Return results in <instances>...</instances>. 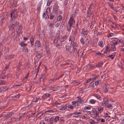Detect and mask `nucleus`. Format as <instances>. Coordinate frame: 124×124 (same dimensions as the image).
<instances>
[{
    "mask_svg": "<svg viewBox=\"0 0 124 124\" xmlns=\"http://www.w3.org/2000/svg\"><path fill=\"white\" fill-rule=\"evenodd\" d=\"M19 23L18 22L15 20L10 24L8 26V28L9 30H10L11 29L13 30L14 29L15 27H17L19 25Z\"/></svg>",
    "mask_w": 124,
    "mask_h": 124,
    "instance_id": "f257e3e1",
    "label": "nucleus"
},
{
    "mask_svg": "<svg viewBox=\"0 0 124 124\" xmlns=\"http://www.w3.org/2000/svg\"><path fill=\"white\" fill-rule=\"evenodd\" d=\"M79 51V49L78 47H75L74 48L73 55L76 58L78 57L79 55L78 52Z\"/></svg>",
    "mask_w": 124,
    "mask_h": 124,
    "instance_id": "f03ea898",
    "label": "nucleus"
},
{
    "mask_svg": "<svg viewBox=\"0 0 124 124\" xmlns=\"http://www.w3.org/2000/svg\"><path fill=\"white\" fill-rule=\"evenodd\" d=\"M58 6L57 4H55L53 6V8L52 12L57 14L58 12Z\"/></svg>",
    "mask_w": 124,
    "mask_h": 124,
    "instance_id": "7ed1b4c3",
    "label": "nucleus"
},
{
    "mask_svg": "<svg viewBox=\"0 0 124 124\" xmlns=\"http://www.w3.org/2000/svg\"><path fill=\"white\" fill-rule=\"evenodd\" d=\"M64 41L62 39H61L59 40L58 44L56 45V46L59 48H62L63 42Z\"/></svg>",
    "mask_w": 124,
    "mask_h": 124,
    "instance_id": "20e7f679",
    "label": "nucleus"
},
{
    "mask_svg": "<svg viewBox=\"0 0 124 124\" xmlns=\"http://www.w3.org/2000/svg\"><path fill=\"white\" fill-rule=\"evenodd\" d=\"M73 15H72L73 16ZM73 16H71V15L70 16V18L69 21L68 22V24L70 25L71 26H73L75 24V20H74L72 18Z\"/></svg>",
    "mask_w": 124,
    "mask_h": 124,
    "instance_id": "39448f33",
    "label": "nucleus"
},
{
    "mask_svg": "<svg viewBox=\"0 0 124 124\" xmlns=\"http://www.w3.org/2000/svg\"><path fill=\"white\" fill-rule=\"evenodd\" d=\"M103 104L105 105V106L106 107L108 108L109 109H112V104H109L108 103V100L105 102L103 103Z\"/></svg>",
    "mask_w": 124,
    "mask_h": 124,
    "instance_id": "423d86ee",
    "label": "nucleus"
},
{
    "mask_svg": "<svg viewBox=\"0 0 124 124\" xmlns=\"http://www.w3.org/2000/svg\"><path fill=\"white\" fill-rule=\"evenodd\" d=\"M93 110H92V111L94 113V117L95 118H98L99 117V112L97 111L95 109H93Z\"/></svg>",
    "mask_w": 124,
    "mask_h": 124,
    "instance_id": "0eeeda50",
    "label": "nucleus"
},
{
    "mask_svg": "<svg viewBox=\"0 0 124 124\" xmlns=\"http://www.w3.org/2000/svg\"><path fill=\"white\" fill-rule=\"evenodd\" d=\"M13 113V112H11L9 114H5L3 115V117H4V120H6L8 119L10 116H11Z\"/></svg>",
    "mask_w": 124,
    "mask_h": 124,
    "instance_id": "6e6552de",
    "label": "nucleus"
},
{
    "mask_svg": "<svg viewBox=\"0 0 124 124\" xmlns=\"http://www.w3.org/2000/svg\"><path fill=\"white\" fill-rule=\"evenodd\" d=\"M15 11L16 10L15 9L13 10L10 14L13 15V17L11 18V19H12V20H14L17 16L16 15L15 13Z\"/></svg>",
    "mask_w": 124,
    "mask_h": 124,
    "instance_id": "1a4fd4ad",
    "label": "nucleus"
},
{
    "mask_svg": "<svg viewBox=\"0 0 124 124\" xmlns=\"http://www.w3.org/2000/svg\"><path fill=\"white\" fill-rule=\"evenodd\" d=\"M57 15L56 14L54 13L51 12L50 14L49 18L51 19H52L54 18H56L57 17Z\"/></svg>",
    "mask_w": 124,
    "mask_h": 124,
    "instance_id": "9d476101",
    "label": "nucleus"
},
{
    "mask_svg": "<svg viewBox=\"0 0 124 124\" xmlns=\"http://www.w3.org/2000/svg\"><path fill=\"white\" fill-rule=\"evenodd\" d=\"M35 47H41V45L40 42L39 40H37L35 44Z\"/></svg>",
    "mask_w": 124,
    "mask_h": 124,
    "instance_id": "9b49d317",
    "label": "nucleus"
},
{
    "mask_svg": "<svg viewBox=\"0 0 124 124\" xmlns=\"http://www.w3.org/2000/svg\"><path fill=\"white\" fill-rule=\"evenodd\" d=\"M118 118L119 119L121 120L124 119V115L122 114H119L117 115Z\"/></svg>",
    "mask_w": 124,
    "mask_h": 124,
    "instance_id": "f8f14e48",
    "label": "nucleus"
},
{
    "mask_svg": "<svg viewBox=\"0 0 124 124\" xmlns=\"http://www.w3.org/2000/svg\"><path fill=\"white\" fill-rule=\"evenodd\" d=\"M36 53V57L39 58H40L41 57V55L42 54L41 53L37 51Z\"/></svg>",
    "mask_w": 124,
    "mask_h": 124,
    "instance_id": "ddd939ff",
    "label": "nucleus"
},
{
    "mask_svg": "<svg viewBox=\"0 0 124 124\" xmlns=\"http://www.w3.org/2000/svg\"><path fill=\"white\" fill-rule=\"evenodd\" d=\"M34 37H33V36L30 39V42L31 43V46H32L34 45Z\"/></svg>",
    "mask_w": 124,
    "mask_h": 124,
    "instance_id": "4468645a",
    "label": "nucleus"
},
{
    "mask_svg": "<svg viewBox=\"0 0 124 124\" xmlns=\"http://www.w3.org/2000/svg\"><path fill=\"white\" fill-rule=\"evenodd\" d=\"M43 112L41 111L40 113H38L36 116L37 118H39L43 114Z\"/></svg>",
    "mask_w": 124,
    "mask_h": 124,
    "instance_id": "2eb2a0df",
    "label": "nucleus"
},
{
    "mask_svg": "<svg viewBox=\"0 0 124 124\" xmlns=\"http://www.w3.org/2000/svg\"><path fill=\"white\" fill-rule=\"evenodd\" d=\"M103 64V62H100L98 63L96 66L97 67H99L101 66Z\"/></svg>",
    "mask_w": 124,
    "mask_h": 124,
    "instance_id": "dca6fc26",
    "label": "nucleus"
},
{
    "mask_svg": "<svg viewBox=\"0 0 124 124\" xmlns=\"http://www.w3.org/2000/svg\"><path fill=\"white\" fill-rule=\"evenodd\" d=\"M108 87H107L106 85H105L104 86V93H106L108 91Z\"/></svg>",
    "mask_w": 124,
    "mask_h": 124,
    "instance_id": "f3484780",
    "label": "nucleus"
},
{
    "mask_svg": "<svg viewBox=\"0 0 124 124\" xmlns=\"http://www.w3.org/2000/svg\"><path fill=\"white\" fill-rule=\"evenodd\" d=\"M1 87L2 89V91H3V92L6 91L8 89V88L7 86H4Z\"/></svg>",
    "mask_w": 124,
    "mask_h": 124,
    "instance_id": "a211bd4d",
    "label": "nucleus"
},
{
    "mask_svg": "<svg viewBox=\"0 0 124 124\" xmlns=\"http://www.w3.org/2000/svg\"><path fill=\"white\" fill-rule=\"evenodd\" d=\"M18 31H17V32H21V30H22L23 28L21 24L20 25H18Z\"/></svg>",
    "mask_w": 124,
    "mask_h": 124,
    "instance_id": "6ab92c4d",
    "label": "nucleus"
},
{
    "mask_svg": "<svg viewBox=\"0 0 124 124\" xmlns=\"http://www.w3.org/2000/svg\"><path fill=\"white\" fill-rule=\"evenodd\" d=\"M81 34L83 33L84 34V36H86L88 34V31H83V32H82Z\"/></svg>",
    "mask_w": 124,
    "mask_h": 124,
    "instance_id": "aec40b11",
    "label": "nucleus"
},
{
    "mask_svg": "<svg viewBox=\"0 0 124 124\" xmlns=\"http://www.w3.org/2000/svg\"><path fill=\"white\" fill-rule=\"evenodd\" d=\"M90 8L89 7L88 8V10L86 13L87 17H89L91 15L89 13L90 11Z\"/></svg>",
    "mask_w": 124,
    "mask_h": 124,
    "instance_id": "412c9836",
    "label": "nucleus"
},
{
    "mask_svg": "<svg viewBox=\"0 0 124 124\" xmlns=\"http://www.w3.org/2000/svg\"><path fill=\"white\" fill-rule=\"evenodd\" d=\"M71 83H73L74 85H78L79 83V82H76L75 80H73L72 81Z\"/></svg>",
    "mask_w": 124,
    "mask_h": 124,
    "instance_id": "4be33fe9",
    "label": "nucleus"
},
{
    "mask_svg": "<svg viewBox=\"0 0 124 124\" xmlns=\"http://www.w3.org/2000/svg\"><path fill=\"white\" fill-rule=\"evenodd\" d=\"M67 109V107L66 106H63L61 108L59 109L60 110H64Z\"/></svg>",
    "mask_w": 124,
    "mask_h": 124,
    "instance_id": "5701e85b",
    "label": "nucleus"
},
{
    "mask_svg": "<svg viewBox=\"0 0 124 124\" xmlns=\"http://www.w3.org/2000/svg\"><path fill=\"white\" fill-rule=\"evenodd\" d=\"M50 96V94L49 93H46L43 95L42 97L43 98V99H44L46 98L47 97H49Z\"/></svg>",
    "mask_w": 124,
    "mask_h": 124,
    "instance_id": "b1692460",
    "label": "nucleus"
},
{
    "mask_svg": "<svg viewBox=\"0 0 124 124\" xmlns=\"http://www.w3.org/2000/svg\"><path fill=\"white\" fill-rule=\"evenodd\" d=\"M103 107L101 106H100L98 108V110L99 112L100 113L103 110Z\"/></svg>",
    "mask_w": 124,
    "mask_h": 124,
    "instance_id": "393cba45",
    "label": "nucleus"
},
{
    "mask_svg": "<svg viewBox=\"0 0 124 124\" xmlns=\"http://www.w3.org/2000/svg\"><path fill=\"white\" fill-rule=\"evenodd\" d=\"M73 47V48H74L75 47H78V45L77 44V43L76 42H75L74 43V44H72L71 45Z\"/></svg>",
    "mask_w": 124,
    "mask_h": 124,
    "instance_id": "a878e982",
    "label": "nucleus"
},
{
    "mask_svg": "<svg viewBox=\"0 0 124 124\" xmlns=\"http://www.w3.org/2000/svg\"><path fill=\"white\" fill-rule=\"evenodd\" d=\"M20 45H21V47L23 46H27V44H26L25 43L23 42H21Z\"/></svg>",
    "mask_w": 124,
    "mask_h": 124,
    "instance_id": "bb28decb",
    "label": "nucleus"
},
{
    "mask_svg": "<svg viewBox=\"0 0 124 124\" xmlns=\"http://www.w3.org/2000/svg\"><path fill=\"white\" fill-rule=\"evenodd\" d=\"M43 17H44L46 19H47L49 18V17L48 15V14L46 15V14L45 13H44L43 14Z\"/></svg>",
    "mask_w": 124,
    "mask_h": 124,
    "instance_id": "cd10ccee",
    "label": "nucleus"
},
{
    "mask_svg": "<svg viewBox=\"0 0 124 124\" xmlns=\"http://www.w3.org/2000/svg\"><path fill=\"white\" fill-rule=\"evenodd\" d=\"M39 7H38V8H37V12H39H39L40 11V9H41V6L42 3H39Z\"/></svg>",
    "mask_w": 124,
    "mask_h": 124,
    "instance_id": "c85d7f7f",
    "label": "nucleus"
},
{
    "mask_svg": "<svg viewBox=\"0 0 124 124\" xmlns=\"http://www.w3.org/2000/svg\"><path fill=\"white\" fill-rule=\"evenodd\" d=\"M6 83V82L3 80H0V85H5Z\"/></svg>",
    "mask_w": 124,
    "mask_h": 124,
    "instance_id": "c756f323",
    "label": "nucleus"
},
{
    "mask_svg": "<svg viewBox=\"0 0 124 124\" xmlns=\"http://www.w3.org/2000/svg\"><path fill=\"white\" fill-rule=\"evenodd\" d=\"M75 39L73 35H70L69 37V41H71L72 39Z\"/></svg>",
    "mask_w": 124,
    "mask_h": 124,
    "instance_id": "7c9ffc66",
    "label": "nucleus"
},
{
    "mask_svg": "<svg viewBox=\"0 0 124 124\" xmlns=\"http://www.w3.org/2000/svg\"><path fill=\"white\" fill-rule=\"evenodd\" d=\"M60 34L59 32H57L56 35V37L58 39H59L60 38L59 37L60 36Z\"/></svg>",
    "mask_w": 124,
    "mask_h": 124,
    "instance_id": "2f4dec72",
    "label": "nucleus"
},
{
    "mask_svg": "<svg viewBox=\"0 0 124 124\" xmlns=\"http://www.w3.org/2000/svg\"><path fill=\"white\" fill-rule=\"evenodd\" d=\"M111 46L112 49L111 50L112 51H114L116 50V48L115 47V46L114 45V44H111Z\"/></svg>",
    "mask_w": 124,
    "mask_h": 124,
    "instance_id": "473e14b6",
    "label": "nucleus"
},
{
    "mask_svg": "<svg viewBox=\"0 0 124 124\" xmlns=\"http://www.w3.org/2000/svg\"><path fill=\"white\" fill-rule=\"evenodd\" d=\"M62 19V16H59L57 18V21H59L61 20Z\"/></svg>",
    "mask_w": 124,
    "mask_h": 124,
    "instance_id": "72a5a7b5",
    "label": "nucleus"
},
{
    "mask_svg": "<svg viewBox=\"0 0 124 124\" xmlns=\"http://www.w3.org/2000/svg\"><path fill=\"white\" fill-rule=\"evenodd\" d=\"M94 96L98 99L99 100H101V96L100 95L98 94H95L94 95Z\"/></svg>",
    "mask_w": 124,
    "mask_h": 124,
    "instance_id": "f704fd0d",
    "label": "nucleus"
},
{
    "mask_svg": "<svg viewBox=\"0 0 124 124\" xmlns=\"http://www.w3.org/2000/svg\"><path fill=\"white\" fill-rule=\"evenodd\" d=\"M53 120L54 117H52L51 118H50L49 120V122L50 124H51L53 123Z\"/></svg>",
    "mask_w": 124,
    "mask_h": 124,
    "instance_id": "c9c22d12",
    "label": "nucleus"
},
{
    "mask_svg": "<svg viewBox=\"0 0 124 124\" xmlns=\"http://www.w3.org/2000/svg\"><path fill=\"white\" fill-rule=\"evenodd\" d=\"M66 51L67 53L69 52L70 50V47L69 46H66Z\"/></svg>",
    "mask_w": 124,
    "mask_h": 124,
    "instance_id": "e433bc0d",
    "label": "nucleus"
},
{
    "mask_svg": "<svg viewBox=\"0 0 124 124\" xmlns=\"http://www.w3.org/2000/svg\"><path fill=\"white\" fill-rule=\"evenodd\" d=\"M67 36L66 35H64V36H63L61 38V39H62L64 41H65V40H66L67 38Z\"/></svg>",
    "mask_w": 124,
    "mask_h": 124,
    "instance_id": "4c0bfd02",
    "label": "nucleus"
},
{
    "mask_svg": "<svg viewBox=\"0 0 124 124\" xmlns=\"http://www.w3.org/2000/svg\"><path fill=\"white\" fill-rule=\"evenodd\" d=\"M72 26H71L70 25H68L67 27V30L68 31H69Z\"/></svg>",
    "mask_w": 124,
    "mask_h": 124,
    "instance_id": "58836bf2",
    "label": "nucleus"
},
{
    "mask_svg": "<svg viewBox=\"0 0 124 124\" xmlns=\"http://www.w3.org/2000/svg\"><path fill=\"white\" fill-rule=\"evenodd\" d=\"M69 0H65L64 1V2L63 5L64 6H66L68 4V1Z\"/></svg>",
    "mask_w": 124,
    "mask_h": 124,
    "instance_id": "ea45409f",
    "label": "nucleus"
},
{
    "mask_svg": "<svg viewBox=\"0 0 124 124\" xmlns=\"http://www.w3.org/2000/svg\"><path fill=\"white\" fill-rule=\"evenodd\" d=\"M62 87L57 86L54 89V90L56 91L60 90L61 89V88Z\"/></svg>",
    "mask_w": 124,
    "mask_h": 124,
    "instance_id": "a19ab883",
    "label": "nucleus"
},
{
    "mask_svg": "<svg viewBox=\"0 0 124 124\" xmlns=\"http://www.w3.org/2000/svg\"><path fill=\"white\" fill-rule=\"evenodd\" d=\"M103 42L102 41H101L99 42L98 44L101 47H102L103 46L102 45Z\"/></svg>",
    "mask_w": 124,
    "mask_h": 124,
    "instance_id": "79ce46f5",
    "label": "nucleus"
},
{
    "mask_svg": "<svg viewBox=\"0 0 124 124\" xmlns=\"http://www.w3.org/2000/svg\"><path fill=\"white\" fill-rule=\"evenodd\" d=\"M23 50H24L25 51V52L27 53L28 52V49L27 48L24 46L23 47Z\"/></svg>",
    "mask_w": 124,
    "mask_h": 124,
    "instance_id": "37998d69",
    "label": "nucleus"
},
{
    "mask_svg": "<svg viewBox=\"0 0 124 124\" xmlns=\"http://www.w3.org/2000/svg\"><path fill=\"white\" fill-rule=\"evenodd\" d=\"M89 101L92 104H94L95 103V101L94 99H91Z\"/></svg>",
    "mask_w": 124,
    "mask_h": 124,
    "instance_id": "c03bdc74",
    "label": "nucleus"
},
{
    "mask_svg": "<svg viewBox=\"0 0 124 124\" xmlns=\"http://www.w3.org/2000/svg\"><path fill=\"white\" fill-rule=\"evenodd\" d=\"M52 0H48L47 3V6H49L52 2Z\"/></svg>",
    "mask_w": 124,
    "mask_h": 124,
    "instance_id": "a18cd8bd",
    "label": "nucleus"
},
{
    "mask_svg": "<svg viewBox=\"0 0 124 124\" xmlns=\"http://www.w3.org/2000/svg\"><path fill=\"white\" fill-rule=\"evenodd\" d=\"M86 44H89L90 43L91 41L90 40L88 39H86Z\"/></svg>",
    "mask_w": 124,
    "mask_h": 124,
    "instance_id": "49530a36",
    "label": "nucleus"
},
{
    "mask_svg": "<svg viewBox=\"0 0 124 124\" xmlns=\"http://www.w3.org/2000/svg\"><path fill=\"white\" fill-rule=\"evenodd\" d=\"M59 120V118L58 116H56L54 119V122H57Z\"/></svg>",
    "mask_w": 124,
    "mask_h": 124,
    "instance_id": "de8ad7c7",
    "label": "nucleus"
},
{
    "mask_svg": "<svg viewBox=\"0 0 124 124\" xmlns=\"http://www.w3.org/2000/svg\"><path fill=\"white\" fill-rule=\"evenodd\" d=\"M39 71V70L38 69L35 70V71L34 72V74H35L36 73V77L37 74Z\"/></svg>",
    "mask_w": 124,
    "mask_h": 124,
    "instance_id": "09e8293b",
    "label": "nucleus"
},
{
    "mask_svg": "<svg viewBox=\"0 0 124 124\" xmlns=\"http://www.w3.org/2000/svg\"><path fill=\"white\" fill-rule=\"evenodd\" d=\"M115 55H110L108 56L107 57H109L111 58L112 59H113L115 57Z\"/></svg>",
    "mask_w": 124,
    "mask_h": 124,
    "instance_id": "8fccbe9b",
    "label": "nucleus"
},
{
    "mask_svg": "<svg viewBox=\"0 0 124 124\" xmlns=\"http://www.w3.org/2000/svg\"><path fill=\"white\" fill-rule=\"evenodd\" d=\"M94 22H92L91 23V24L90 25V27L91 30H92V29L93 28V27L94 26L93 25V24Z\"/></svg>",
    "mask_w": 124,
    "mask_h": 124,
    "instance_id": "3c124183",
    "label": "nucleus"
},
{
    "mask_svg": "<svg viewBox=\"0 0 124 124\" xmlns=\"http://www.w3.org/2000/svg\"><path fill=\"white\" fill-rule=\"evenodd\" d=\"M46 14L47 13V12H50V8L49 7H48L47 9H46Z\"/></svg>",
    "mask_w": 124,
    "mask_h": 124,
    "instance_id": "603ef678",
    "label": "nucleus"
},
{
    "mask_svg": "<svg viewBox=\"0 0 124 124\" xmlns=\"http://www.w3.org/2000/svg\"><path fill=\"white\" fill-rule=\"evenodd\" d=\"M120 27L119 26V25H116V26L114 28L115 29L117 30H118L119 28H120Z\"/></svg>",
    "mask_w": 124,
    "mask_h": 124,
    "instance_id": "864d4df0",
    "label": "nucleus"
},
{
    "mask_svg": "<svg viewBox=\"0 0 124 124\" xmlns=\"http://www.w3.org/2000/svg\"><path fill=\"white\" fill-rule=\"evenodd\" d=\"M80 41L81 43L83 45H84L85 43V42L84 41L83 39V38H81L80 39Z\"/></svg>",
    "mask_w": 124,
    "mask_h": 124,
    "instance_id": "5fc2aeb1",
    "label": "nucleus"
},
{
    "mask_svg": "<svg viewBox=\"0 0 124 124\" xmlns=\"http://www.w3.org/2000/svg\"><path fill=\"white\" fill-rule=\"evenodd\" d=\"M78 102L80 103V104H82L83 103V101L82 99H80V100H79L78 101Z\"/></svg>",
    "mask_w": 124,
    "mask_h": 124,
    "instance_id": "6e6d98bb",
    "label": "nucleus"
},
{
    "mask_svg": "<svg viewBox=\"0 0 124 124\" xmlns=\"http://www.w3.org/2000/svg\"><path fill=\"white\" fill-rule=\"evenodd\" d=\"M95 77L93 75H92L91 77V78H90L91 80H93L95 78Z\"/></svg>",
    "mask_w": 124,
    "mask_h": 124,
    "instance_id": "4d7b16f0",
    "label": "nucleus"
},
{
    "mask_svg": "<svg viewBox=\"0 0 124 124\" xmlns=\"http://www.w3.org/2000/svg\"><path fill=\"white\" fill-rule=\"evenodd\" d=\"M74 106H72L71 105H68V107L70 109H73V108Z\"/></svg>",
    "mask_w": 124,
    "mask_h": 124,
    "instance_id": "13d9d810",
    "label": "nucleus"
},
{
    "mask_svg": "<svg viewBox=\"0 0 124 124\" xmlns=\"http://www.w3.org/2000/svg\"><path fill=\"white\" fill-rule=\"evenodd\" d=\"M40 98H38L37 99H36V100H33V101L35 102H37L39 100H40Z\"/></svg>",
    "mask_w": 124,
    "mask_h": 124,
    "instance_id": "bf43d9fd",
    "label": "nucleus"
},
{
    "mask_svg": "<svg viewBox=\"0 0 124 124\" xmlns=\"http://www.w3.org/2000/svg\"><path fill=\"white\" fill-rule=\"evenodd\" d=\"M59 58H58L57 59L56 61V62L55 63V64H58L59 63Z\"/></svg>",
    "mask_w": 124,
    "mask_h": 124,
    "instance_id": "052dcab7",
    "label": "nucleus"
},
{
    "mask_svg": "<svg viewBox=\"0 0 124 124\" xmlns=\"http://www.w3.org/2000/svg\"><path fill=\"white\" fill-rule=\"evenodd\" d=\"M35 113H32L29 114V117H31L32 116H33L35 115Z\"/></svg>",
    "mask_w": 124,
    "mask_h": 124,
    "instance_id": "680f3d73",
    "label": "nucleus"
},
{
    "mask_svg": "<svg viewBox=\"0 0 124 124\" xmlns=\"http://www.w3.org/2000/svg\"><path fill=\"white\" fill-rule=\"evenodd\" d=\"M14 56V55L13 54H12L9 56V58L10 59H12Z\"/></svg>",
    "mask_w": 124,
    "mask_h": 124,
    "instance_id": "e2e57ef3",
    "label": "nucleus"
},
{
    "mask_svg": "<svg viewBox=\"0 0 124 124\" xmlns=\"http://www.w3.org/2000/svg\"><path fill=\"white\" fill-rule=\"evenodd\" d=\"M117 25V24H115L113 23H112V26L113 28H114L116 26V25Z\"/></svg>",
    "mask_w": 124,
    "mask_h": 124,
    "instance_id": "0e129e2a",
    "label": "nucleus"
},
{
    "mask_svg": "<svg viewBox=\"0 0 124 124\" xmlns=\"http://www.w3.org/2000/svg\"><path fill=\"white\" fill-rule=\"evenodd\" d=\"M84 108L85 109H90L91 108L89 106L86 107L85 106V107Z\"/></svg>",
    "mask_w": 124,
    "mask_h": 124,
    "instance_id": "69168bd1",
    "label": "nucleus"
},
{
    "mask_svg": "<svg viewBox=\"0 0 124 124\" xmlns=\"http://www.w3.org/2000/svg\"><path fill=\"white\" fill-rule=\"evenodd\" d=\"M29 73H28L26 75V76H25V78L24 79V80L25 79V81H26L27 80V79L29 75Z\"/></svg>",
    "mask_w": 124,
    "mask_h": 124,
    "instance_id": "338daca9",
    "label": "nucleus"
},
{
    "mask_svg": "<svg viewBox=\"0 0 124 124\" xmlns=\"http://www.w3.org/2000/svg\"><path fill=\"white\" fill-rule=\"evenodd\" d=\"M49 117H46L45 118V120L46 121H47L48 120H49Z\"/></svg>",
    "mask_w": 124,
    "mask_h": 124,
    "instance_id": "774afa93",
    "label": "nucleus"
}]
</instances>
